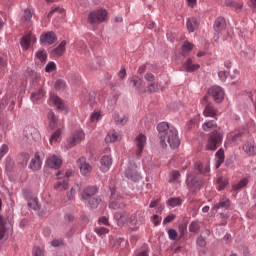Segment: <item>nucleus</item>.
<instances>
[{
  "mask_svg": "<svg viewBox=\"0 0 256 256\" xmlns=\"http://www.w3.org/2000/svg\"><path fill=\"white\" fill-rule=\"evenodd\" d=\"M23 135L28 141H39L41 139L39 130L33 126H26L23 130Z\"/></svg>",
  "mask_w": 256,
  "mask_h": 256,
  "instance_id": "6e6552de",
  "label": "nucleus"
},
{
  "mask_svg": "<svg viewBox=\"0 0 256 256\" xmlns=\"http://www.w3.org/2000/svg\"><path fill=\"white\" fill-rule=\"evenodd\" d=\"M31 19H33V14L31 13V10L25 9L24 14L21 18L22 23H26L27 25H29V23H31Z\"/></svg>",
  "mask_w": 256,
  "mask_h": 256,
  "instance_id": "ea45409f",
  "label": "nucleus"
},
{
  "mask_svg": "<svg viewBox=\"0 0 256 256\" xmlns=\"http://www.w3.org/2000/svg\"><path fill=\"white\" fill-rule=\"evenodd\" d=\"M74 47L80 55H85V57L89 55V50L87 49V45L82 40L76 41L74 44Z\"/></svg>",
  "mask_w": 256,
  "mask_h": 256,
  "instance_id": "b1692460",
  "label": "nucleus"
},
{
  "mask_svg": "<svg viewBox=\"0 0 256 256\" xmlns=\"http://www.w3.org/2000/svg\"><path fill=\"white\" fill-rule=\"evenodd\" d=\"M6 153H9V146H7L6 144H3L0 147V159H3Z\"/></svg>",
  "mask_w": 256,
  "mask_h": 256,
  "instance_id": "bf43d9fd",
  "label": "nucleus"
},
{
  "mask_svg": "<svg viewBox=\"0 0 256 256\" xmlns=\"http://www.w3.org/2000/svg\"><path fill=\"white\" fill-rule=\"evenodd\" d=\"M28 207L33 209V211H37L39 209V199L37 197H32L28 200Z\"/></svg>",
  "mask_w": 256,
  "mask_h": 256,
  "instance_id": "37998d69",
  "label": "nucleus"
},
{
  "mask_svg": "<svg viewBox=\"0 0 256 256\" xmlns=\"http://www.w3.org/2000/svg\"><path fill=\"white\" fill-rule=\"evenodd\" d=\"M199 229H201V226L199 225V222L193 221L189 225V231L190 233H199Z\"/></svg>",
  "mask_w": 256,
  "mask_h": 256,
  "instance_id": "09e8293b",
  "label": "nucleus"
},
{
  "mask_svg": "<svg viewBox=\"0 0 256 256\" xmlns=\"http://www.w3.org/2000/svg\"><path fill=\"white\" fill-rule=\"evenodd\" d=\"M193 50V44L190 43L189 41H185L182 45V51L184 53H189V51Z\"/></svg>",
  "mask_w": 256,
  "mask_h": 256,
  "instance_id": "6e6d98bb",
  "label": "nucleus"
},
{
  "mask_svg": "<svg viewBox=\"0 0 256 256\" xmlns=\"http://www.w3.org/2000/svg\"><path fill=\"white\" fill-rule=\"evenodd\" d=\"M95 233H97L99 236L107 235V233H109V229H107L105 227H96Z\"/></svg>",
  "mask_w": 256,
  "mask_h": 256,
  "instance_id": "13d9d810",
  "label": "nucleus"
},
{
  "mask_svg": "<svg viewBox=\"0 0 256 256\" xmlns=\"http://www.w3.org/2000/svg\"><path fill=\"white\" fill-rule=\"evenodd\" d=\"M144 79L145 81H148V83H153V81H155V75H153V73L147 72L144 75Z\"/></svg>",
  "mask_w": 256,
  "mask_h": 256,
  "instance_id": "e2e57ef3",
  "label": "nucleus"
},
{
  "mask_svg": "<svg viewBox=\"0 0 256 256\" xmlns=\"http://www.w3.org/2000/svg\"><path fill=\"white\" fill-rule=\"evenodd\" d=\"M36 59L39 60L40 63L47 62V51L45 50H38L35 54Z\"/></svg>",
  "mask_w": 256,
  "mask_h": 256,
  "instance_id": "a19ab883",
  "label": "nucleus"
},
{
  "mask_svg": "<svg viewBox=\"0 0 256 256\" xmlns=\"http://www.w3.org/2000/svg\"><path fill=\"white\" fill-rule=\"evenodd\" d=\"M88 199L89 200H88L87 207H89V209H97L99 207V203H101V199L97 197H92Z\"/></svg>",
  "mask_w": 256,
  "mask_h": 256,
  "instance_id": "4c0bfd02",
  "label": "nucleus"
},
{
  "mask_svg": "<svg viewBox=\"0 0 256 256\" xmlns=\"http://www.w3.org/2000/svg\"><path fill=\"white\" fill-rule=\"evenodd\" d=\"M226 28H227V22L225 21V18L218 17L214 22V31L216 33L217 39L221 37V33H223V31H225Z\"/></svg>",
  "mask_w": 256,
  "mask_h": 256,
  "instance_id": "ddd939ff",
  "label": "nucleus"
},
{
  "mask_svg": "<svg viewBox=\"0 0 256 256\" xmlns=\"http://www.w3.org/2000/svg\"><path fill=\"white\" fill-rule=\"evenodd\" d=\"M181 177V173L177 170L172 171L171 177H170V183H173V181H177V179Z\"/></svg>",
  "mask_w": 256,
  "mask_h": 256,
  "instance_id": "680f3d73",
  "label": "nucleus"
},
{
  "mask_svg": "<svg viewBox=\"0 0 256 256\" xmlns=\"http://www.w3.org/2000/svg\"><path fill=\"white\" fill-rule=\"evenodd\" d=\"M113 165V158L109 155H105L100 159L99 169L102 173H107L111 166Z\"/></svg>",
  "mask_w": 256,
  "mask_h": 256,
  "instance_id": "4468645a",
  "label": "nucleus"
},
{
  "mask_svg": "<svg viewBox=\"0 0 256 256\" xmlns=\"http://www.w3.org/2000/svg\"><path fill=\"white\" fill-rule=\"evenodd\" d=\"M208 93L212 96L215 103H221L225 99V90L221 86H213L208 90Z\"/></svg>",
  "mask_w": 256,
  "mask_h": 256,
  "instance_id": "1a4fd4ad",
  "label": "nucleus"
},
{
  "mask_svg": "<svg viewBox=\"0 0 256 256\" xmlns=\"http://www.w3.org/2000/svg\"><path fill=\"white\" fill-rule=\"evenodd\" d=\"M226 5H228L229 7H233L234 9H236V11H239V9H243V3L234 0L226 2Z\"/></svg>",
  "mask_w": 256,
  "mask_h": 256,
  "instance_id": "de8ad7c7",
  "label": "nucleus"
},
{
  "mask_svg": "<svg viewBox=\"0 0 256 256\" xmlns=\"http://www.w3.org/2000/svg\"><path fill=\"white\" fill-rule=\"evenodd\" d=\"M77 166L79 167L82 175H87V173H91V164L87 163V159L85 157L82 156L77 160Z\"/></svg>",
  "mask_w": 256,
  "mask_h": 256,
  "instance_id": "2eb2a0df",
  "label": "nucleus"
},
{
  "mask_svg": "<svg viewBox=\"0 0 256 256\" xmlns=\"http://www.w3.org/2000/svg\"><path fill=\"white\" fill-rule=\"evenodd\" d=\"M202 129H203V131L215 130V132L213 134H211L208 139L206 149H207V151L217 150V146L219 145V143H221V141H223V130H221V128H219L217 130V124L215 123L214 120H209V121L204 122L202 124Z\"/></svg>",
  "mask_w": 256,
  "mask_h": 256,
  "instance_id": "7ed1b4c3",
  "label": "nucleus"
},
{
  "mask_svg": "<svg viewBox=\"0 0 256 256\" xmlns=\"http://www.w3.org/2000/svg\"><path fill=\"white\" fill-rule=\"evenodd\" d=\"M41 165H43V162L41 161L39 154H35L28 167L32 171H39V169H41Z\"/></svg>",
  "mask_w": 256,
  "mask_h": 256,
  "instance_id": "412c9836",
  "label": "nucleus"
},
{
  "mask_svg": "<svg viewBox=\"0 0 256 256\" xmlns=\"http://www.w3.org/2000/svg\"><path fill=\"white\" fill-rule=\"evenodd\" d=\"M55 13H65V9L57 6L49 11L48 17H53V15H55Z\"/></svg>",
  "mask_w": 256,
  "mask_h": 256,
  "instance_id": "4d7b16f0",
  "label": "nucleus"
},
{
  "mask_svg": "<svg viewBox=\"0 0 256 256\" xmlns=\"http://www.w3.org/2000/svg\"><path fill=\"white\" fill-rule=\"evenodd\" d=\"M167 205L168 207H179L180 205H183V200H181L179 197H175V198H170L167 201Z\"/></svg>",
  "mask_w": 256,
  "mask_h": 256,
  "instance_id": "58836bf2",
  "label": "nucleus"
},
{
  "mask_svg": "<svg viewBox=\"0 0 256 256\" xmlns=\"http://www.w3.org/2000/svg\"><path fill=\"white\" fill-rule=\"evenodd\" d=\"M40 43L43 45H53L57 43V34L53 31L46 32L40 36Z\"/></svg>",
  "mask_w": 256,
  "mask_h": 256,
  "instance_id": "f8f14e48",
  "label": "nucleus"
},
{
  "mask_svg": "<svg viewBox=\"0 0 256 256\" xmlns=\"http://www.w3.org/2000/svg\"><path fill=\"white\" fill-rule=\"evenodd\" d=\"M15 101H17V94H7L2 99V104L8 106L9 111H13L15 109Z\"/></svg>",
  "mask_w": 256,
  "mask_h": 256,
  "instance_id": "f3484780",
  "label": "nucleus"
},
{
  "mask_svg": "<svg viewBox=\"0 0 256 256\" xmlns=\"http://www.w3.org/2000/svg\"><path fill=\"white\" fill-rule=\"evenodd\" d=\"M231 207V200L227 196H223L218 203H216L212 211H219V209H229Z\"/></svg>",
  "mask_w": 256,
  "mask_h": 256,
  "instance_id": "a211bd4d",
  "label": "nucleus"
},
{
  "mask_svg": "<svg viewBox=\"0 0 256 256\" xmlns=\"http://www.w3.org/2000/svg\"><path fill=\"white\" fill-rule=\"evenodd\" d=\"M117 139H119V134H117V132H112L107 134L105 141L106 143H115Z\"/></svg>",
  "mask_w": 256,
  "mask_h": 256,
  "instance_id": "49530a36",
  "label": "nucleus"
},
{
  "mask_svg": "<svg viewBox=\"0 0 256 256\" xmlns=\"http://www.w3.org/2000/svg\"><path fill=\"white\" fill-rule=\"evenodd\" d=\"M211 171L209 165L203 166L201 163L194 164L186 174V187L191 195L199 193L203 187V175H207Z\"/></svg>",
  "mask_w": 256,
  "mask_h": 256,
  "instance_id": "f257e3e1",
  "label": "nucleus"
},
{
  "mask_svg": "<svg viewBox=\"0 0 256 256\" xmlns=\"http://www.w3.org/2000/svg\"><path fill=\"white\" fill-rule=\"evenodd\" d=\"M87 19L90 25H99V23H103V21L107 19V10L105 9L93 10L88 14Z\"/></svg>",
  "mask_w": 256,
  "mask_h": 256,
  "instance_id": "20e7f679",
  "label": "nucleus"
},
{
  "mask_svg": "<svg viewBox=\"0 0 256 256\" xmlns=\"http://www.w3.org/2000/svg\"><path fill=\"white\" fill-rule=\"evenodd\" d=\"M61 245H63V240L61 239H55L51 241L52 247H61Z\"/></svg>",
  "mask_w": 256,
  "mask_h": 256,
  "instance_id": "774afa93",
  "label": "nucleus"
},
{
  "mask_svg": "<svg viewBox=\"0 0 256 256\" xmlns=\"http://www.w3.org/2000/svg\"><path fill=\"white\" fill-rule=\"evenodd\" d=\"M66 85L67 84L65 83V80L58 79L54 84V89H56L57 91H61L65 89Z\"/></svg>",
  "mask_w": 256,
  "mask_h": 256,
  "instance_id": "8fccbe9b",
  "label": "nucleus"
},
{
  "mask_svg": "<svg viewBox=\"0 0 256 256\" xmlns=\"http://www.w3.org/2000/svg\"><path fill=\"white\" fill-rule=\"evenodd\" d=\"M46 165L50 169H60L61 165H63V160L59 156L53 155L47 158Z\"/></svg>",
  "mask_w": 256,
  "mask_h": 256,
  "instance_id": "dca6fc26",
  "label": "nucleus"
},
{
  "mask_svg": "<svg viewBox=\"0 0 256 256\" xmlns=\"http://www.w3.org/2000/svg\"><path fill=\"white\" fill-rule=\"evenodd\" d=\"M7 67V54L0 55V68Z\"/></svg>",
  "mask_w": 256,
  "mask_h": 256,
  "instance_id": "052dcab7",
  "label": "nucleus"
},
{
  "mask_svg": "<svg viewBox=\"0 0 256 256\" xmlns=\"http://www.w3.org/2000/svg\"><path fill=\"white\" fill-rule=\"evenodd\" d=\"M50 100L53 105L57 107V109H59L60 111H63L65 109V104H63V100H61V98H59L58 96H51Z\"/></svg>",
  "mask_w": 256,
  "mask_h": 256,
  "instance_id": "7c9ffc66",
  "label": "nucleus"
},
{
  "mask_svg": "<svg viewBox=\"0 0 256 256\" xmlns=\"http://www.w3.org/2000/svg\"><path fill=\"white\" fill-rule=\"evenodd\" d=\"M167 233H168V238L170 239V241H177V237H179V233H177V230L169 229L167 231Z\"/></svg>",
  "mask_w": 256,
  "mask_h": 256,
  "instance_id": "3c124183",
  "label": "nucleus"
},
{
  "mask_svg": "<svg viewBox=\"0 0 256 256\" xmlns=\"http://www.w3.org/2000/svg\"><path fill=\"white\" fill-rule=\"evenodd\" d=\"M186 26L189 33H194V31H197V29H199V20L195 17H190L186 21Z\"/></svg>",
  "mask_w": 256,
  "mask_h": 256,
  "instance_id": "4be33fe9",
  "label": "nucleus"
},
{
  "mask_svg": "<svg viewBox=\"0 0 256 256\" xmlns=\"http://www.w3.org/2000/svg\"><path fill=\"white\" fill-rule=\"evenodd\" d=\"M103 119V116L101 115V112H94L90 116V122L95 123V121H101Z\"/></svg>",
  "mask_w": 256,
  "mask_h": 256,
  "instance_id": "5fc2aeb1",
  "label": "nucleus"
},
{
  "mask_svg": "<svg viewBox=\"0 0 256 256\" xmlns=\"http://www.w3.org/2000/svg\"><path fill=\"white\" fill-rule=\"evenodd\" d=\"M201 66L199 64H193V61L191 60V58L187 59L184 63V69L188 72V73H193V71H197V69H199Z\"/></svg>",
  "mask_w": 256,
  "mask_h": 256,
  "instance_id": "c85d7f7f",
  "label": "nucleus"
},
{
  "mask_svg": "<svg viewBox=\"0 0 256 256\" xmlns=\"http://www.w3.org/2000/svg\"><path fill=\"white\" fill-rule=\"evenodd\" d=\"M54 189H59V191H65L67 189H69V180L64 179V180H60L58 182H56L54 184Z\"/></svg>",
  "mask_w": 256,
  "mask_h": 256,
  "instance_id": "f704fd0d",
  "label": "nucleus"
},
{
  "mask_svg": "<svg viewBox=\"0 0 256 256\" xmlns=\"http://www.w3.org/2000/svg\"><path fill=\"white\" fill-rule=\"evenodd\" d=\"M113 119H114L115 123H117V125H127V122L129 121V117L124 115L121 118V116H119V113H117V112H115L113 114Z\"/></svg>",
  "mask_w": 256,
  "mask_h": 256,
  "instance_id": "72a5a7b5",
  "label": "nucleus"
},
{
  "mask_svg": "<svg viewBox=\"0 0 256 256\" xmlns=\"http://www.w3.org/2000/svg\"><path fill=\"white\" fill-rule=\"evenodd\" d=\"M101 65H103V59L97 58L89 64V69L90 71H97Z\"/></svg>",
  "mask_w": 256,
  "mask_h": 256,
  "instance_id": "79ce46f5",
  "label": "nucleus"
},
{
  "mask_svg": "<svg viewBox=\"0 0 256 256\" xmlns=\"http://www.w3.org/2000/svg\"><path fill=\"white\" fill-rule=\"evenodd\" d=\"M13 231V224L9 219L0 216V241L7 239Z\"/></svg>",
  "mask_w": 256,
  "mask_h": 256,
  "instance_id": "423d86ee",
  "label": "nucleus"
},
{
  "mask_svg": "<svg viewBox=\"0 0 256 256\" xmlns=\"http://www.w3.org/2000/svg\"><path fill=\"white\" fill-rule=\"evenodd\" d=\"M155 91H157V84L155 83H150L147 87V92L148 93H155Z\"/></svg>",
  "mask_w": 256,
  "mask_h": 256,
  "instance_id": "69168bd1",
  "label": "nucleus"
},
{
  "mask_svg": "<svg viewBox=\"0 0 256 256\" xmlns=\"http://www.w3.org/2000/svg\"><path fill=\"white\" fill-rule=\"evenodd\" d=\"M227 71H219L218 72V77L220 79V81H222V83H225V81H227Z\"/></svg>",
  "mask_w": 256,
  "mask_h": 256,
  "instance_id": "0e129e2a",
  "label": "nucleus"
},
{
  "mask_svg": "<svg viewBox=\"0 0 256 256\" xmlns=\"http://www.w3.org/2000/svg\"><path fill=\"white\" fill-rule=\"evenodd\" d=\"M204 117H210L211 119H215L217 117V109L213 107L211 104H207L203 111Z\"/></svg>",
  "mask_w": 256,
  "mask_h": 256,
  "instance_id": "bb28decb",
  "label": "nucleus"
},
{
  "mask_svg": "<svg viewBox=\"0 0 256 256\" xmlns=\"http://www.w3.org/2000/svg\"><path fill=\"white\" fill-rule=\"evenodd\" d=\"M243 151L246 155H249L250 157H253L256 155V145L253 142H246L243 145Z\"/></svg>",
  "mask_w": 256,
  "mask_h": 256,
  "instance_id": "393cba45",
  "label": "nucleus"
},
{
  "mask_svg": "<svg viewBox=\"0 0 256 256\" xmlns=\"http://www.w3.org/2000/svg\"><path fill=\"white\" fill-rule=\"evenodd\" d=\"M66 47H67V41L64 40L60 42V44L51 51V55L53 57H62V55L65 54Z\"/></svg>",
  "mask_w": 256,
  "mask_h": 256,
  "instance_id": "6ab92c4d",
  "label": "nucleus"
},
{
  "mask_svg": "<svg viewBox=\"0 0 256 256\" xmlns=\"http://www.w3.org/2000/svg\"><path fill=\"white\" fill-rule=\"evenodd\" d=\"M111 201L109 203V209L117 211V209H125V203H123L117 195V188L110 187Z\"/></svg>",
  "mask_w": 256,
  "mask_h": 256,
  "instance_id": "0eeeda50",
  "label": "nucleus"
},
{
  "mask_svg": "<svg viewBox=\"0 0 256 256\" xmlns=\"http://www.w3.org/2000/svg\"><path fill=\"white\" fill-rule=\"evenodd\" d=\"M230 137L233 143H237V141H240L241 137H243V132H232L230 133Z\"/></svg>",
  "mask_w": 256,
  "mask_h": 256,
  "instance_id": "864d4df0",
  "label": "nucleus"
},
{
  "mask_svg": "<svg viewBox=\"0 0 256 256\" xmlns=\"http://www.w3.org/2000/svg\"><path fill=\"white\" fill-rule=\"evenodd\" d=\"M209 235H211V230L209 229L201 232L200 236H198L196 240V245H198V247H205L207 245V237H209Z\"/></svg>",
  "mask_w": 256,
  "mask_h": 256,
  "instance_id": "aec40b11",
  "label": "nucleus"
},
{
  "mask_svg": "<svg viewBox=\"0 0 256 256\" xmlns=\"http://www.w3.org/2000/svg\"><path fill=\"white\" fill-rule=\"evenodd\" d=\"M130 83L132 84V87H134L137 90H141L145 86L143 79H141V77L137 75L131 77Z\"/></svg>",
  "mask_w": 256,
  "mask_h": 256,
  "instance_id": "cd10ccee",
  "label": "nucleus"
},
{
  "mask_svg": "<svg viewBox=\"0 0 256 256\" xmlns=\"http://www.w3.org/2000/svg\"><path fill=\"white\" fill-rule=\"evenodd\" d=\"M56 69H57V64H55V62H48L47 65L45 66L46 73H53V71H56Z\"/></svg>",
  "mask_w": 256,
  "mask_h": 256,
  "instance_id": "603ef678",
  "label": "nucleus"
},
{
  "mask_svg": "<svg viewBox=\"0 0 256 256\" xmlns=\"http://www.w3.org/2000/svg\"><path fill=\"white\" fill-rule=\"evenodd\" d=\"M171 221H175V215L171 214L164 218L163 225H167V223H171Z\"/></svg>",
  "mask_w": 256,
  "mask_h": 256,
  "instance_id": "338daca9",
  "label": "nucleus"
},
{
  "mask_svg": "<svg viewBox=\"0 0 256 256\" xmlns=\"http://www.w3.org/2000/svg\"><path fill=\"white\" fill-rule=\"evenodd\" d=\"M85 139V133L83 130H77L75 131L71 137L68 140V149H71V147H75V145H78V143H81Z\"/></svg>",
  "mask_w": 256,
  "mask_h": 256,
  "instance_id": "9d476101",
  "label": "nucleus"
},
{
  "mask_svg": "<svg viewBox=\"0 0 256 256\" xmlns=\"http://www.w3.org/2000/svg\"><path fill=\"white\" fill-rule=\"evenodd\" d=\"M125 177L134 183L141 181V174L137 171V165L132 161L128 162L125 170Z\"/></svg>",
  "mask_w": 256,
  "mask_h": 256,
  "instance_id": "39448f33",
  "label": "nucleus"
},
{
  "mask_svg": "<svg viewBox=\"0 0 256 256\" xmlns=\"http://www.w3.org/2000/svg\"><path fill=\"white\" fill-rule=\"evenodd\" d=\"M49 122V127L50 129H57V121H59L56 117H55V113H53V111H49L48 115H47Z\"/></svg>",
  "mask_w": 256,
  "mask_h": 256,
  "instance_id": "473e14b6",
  "label": "nucleus"
},
{
  "mask_svg": "<svg viewBox=\"0 0 256 256\" xmlns=\"http://www.w3.org/2000/svg\"><path fill=\"white\" fill-rule=\"evenodd\" d=\"M96 194H97V187L90 186L83 190L81 194V199L83 201H87V199H91V197H93V195H96Z\"/></svg>",
  "mask_w": 256,
  "mask_h": 256,
  "instance_id": "5701e85b",
  "label": "nucleus"
},
{
  "mask_svg": "<svg viewBox=\"0 0 256 256\" xmlns=\"http://www.w3.org/2000/svg\"><path fill=\"white\" fill-rule=\"evenodd\" d=\"M218 191H223L227 185H229V180L224 179L223 177L217 178Z\"/></svg>",
  "mask_w": 256,
  "mask_h": 256,
  "instance_id": "c03bdc74",
  "label": "nucleus"
},
{
  "mask_svg": "<svg viewBox=\"0 0 256 256\" xmlns=\"http://www.w3.org/2000/svg\"><path fill=\"white\" fill-rule=\"evenodd\" d=\"M216 159H218L216 169H219V167H221L222 163L225 161V150H223V148H220L216 152Z\"/></svg>",
  "mask_w": 256,
  "mask_h": 256,
  "instance_id": "2f4dec72",
  "label": "nucleus"
},
{
  "mask_svg": "<svg viewBox=\"0 0 256 256\" xmlns=\"http://www.w3.org/2000/svg\"><path fill=\"white\" fill-rule=\"evenodd\" d=\"M114 219L117 221L118 225H123L125 221H127V213L125 212H117L114 214Z\"/></svg>",
  "mask_w": 256,
  "mask_h": 256,
  "instance_id": "c9c22d12",
  "label": "nucleus"
},
{
  "mask_svg": "<svg viewBox=\"0 0 256 256\" xmlns=\"http://www.w3.org/2000/svg\"><path fill=\"white\" fill-rule=\"evenodd\" d=\"M248 183H249V180L247 178H243L238 183L232 186V191H239L243 189V187H247Z\"/></svg>",
  "mask_w": 256,
  "mask_h": 256,
  "instance_id": "e433bc0d",
  "label": "nucleus"
},
{
  "mask_svg": "<svg viewBox=\"0 0 256 256\" xmlns=\"http://www.w3.org/2000/svg\"><path fill=\"white\" fill-rule=\"evenodd\" d=\"M157 131L159 133L160 145L163 149L167 147V143L171 149H177L181 145L179 132L173 125H169L167 122H161L157 125Z\"/></svg>",
  "mask_w": 256,
  "mask_h": 256,
  "instance_id": "f03ea898",
  "label": "nucleus"
},
{
  "mask_svg": "<svg viewBox=\"0 0 256 256\" xmlns=\"http://www.w3.org/2000/svg\"><path fill=\"white\" fill-rule=\"evenodd\" d=\"M145 145H147V136L144 134H139L135 138V146H136V155L140 157L141 153H143V149H145Z\"/></svg>",
  "mask_w": 256,
  "mask_h": 256,
  "instance_id": "9b49d317",
  "label": "nucleus"
},
{
  "mask_svg": "<svg viewBox=\"0 0 256 256\" xmlns=\"http://www.w3.org/2000/svg\"><path fill=\"white\" fill-rule=\"evenodd\" d=\"M45 97V90L43 88L38 89L36 92L31 93V101L32 103H39Z\"/></svg>",
  "mask_w": 256,
  "mask_h": 256,
  "instance_id": "a878e982",
  "label": "nucleus"
},
{
  "mask_svg": "<svg viewBox=\"0 0 256 256\" xmlns=\"http://www.w3.org/2000/svg\"><path fill=\"white\" fill-rule=\"evenodd\" d=\"M61 139V129H57L50 137V145H53V143H57Z\"/></svg>",
  "mask_w": 256,
  "mask_h": 256,
  "instance_id": "a18cd8bd",
  "label": "nucleus"
},
{
  "mask_svg": "<svg viewBox=\"0 0 256 256\" xmlns=\"http://www.w3.org/2000/svg\"><path fill=\"white\" fill-rule=\"evenodd\" d=\"M20 45L23 49V51H28L29 47H31V35L27 34L22 37L20 41Z\"/></svg>",
  "mask_w": 256,
  "mask_h": 256,
  "instance_id": "c756f323",
  "label": "nucleus"
}]
</instances>
